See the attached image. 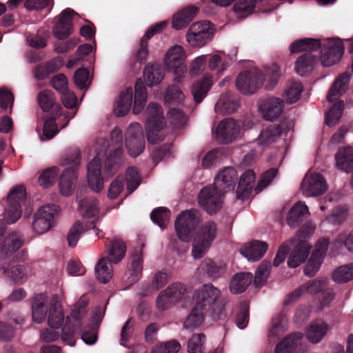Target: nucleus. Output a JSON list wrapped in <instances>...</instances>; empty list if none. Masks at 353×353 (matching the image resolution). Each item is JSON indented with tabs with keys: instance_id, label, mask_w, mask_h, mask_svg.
<instances>
[{
	"instance_id": "obj_1",
	"label": "nucleus",
	"mask_w": 353,
	"mask_h": 353,
	"mask_svg": "<svg viewBox=\"0 0 353 353\" xmlns=\"http://www.w3.org/2000/svg\"><path fill=\"white\" fill-rule=\"evenodd\" d=\"M220 293L212 284H204L194 292V305L208 312L214 321L223 319L226 317V300L219 298Z\"/></svg>"
},
{
	"instance_id": "obj_2",
	"label": "nucleus",
	"mask_w": 353,
	"mask_h": 353,
	"mask_svg": "<svg viewBox=\"0 0 353 353\" xmlns=\"http://www.w3.org/2000/svg\"><path fill=\"white\" fill-rule=\"evenodd\" d=\"M108 241L109 243L106 247L108 250V256L101 259L95 266L96 276L99 281L103 283H108L112 278L111 263H119L126 252V245L121 239L115 237L112 240L108 239Z\"/></svg>"
},
{
	"instance_id": "obj_3",
	"label": "nucleus",
	"mask_w": 353,
	"mask_h": 353,
	"mask_svg": "<svg viewBox=\"0 0 353 353\" xmlns=\"http://www.w3.org/2000/svg\"><path fill=\"white\" fill-rule=\"evenodd\" d=\"M81 163V152L75 150L64 159V163L70 166L64 170L59 180V189L64 196H70L74 192L77 180L78 167Z\"/></svg>"
},
{
	"instance_id": "obj_4",
	"label": "nucleus",
	"mask_w": 353,
	"mask_h": 353,
	"mask_svg": "<svg viewBox=\"0 0 353 353\" xmlns=\"http://www.w3.org/2000/svg\"><path fill=\"white\" fill-rule=\"evenodd\" d=\"M148 119L145 124L147 139L149 143L157 144L163 139L161 130L164 126V117L161 106L157 103H150L146 108Z\"/></svg>"
},
{
	"instance_id": "obj_5",
	"label": "nucleus",
	"mask_w": 353,
	"mask_h": 353,
	"mask_svg": "<svg viewBox=\"0 0 353 353\" xmlns=\"http://www.w3.org/2000/svg\"><path fill=\"white\" fill-rule=\"evenodd\" d=\"M201 221L199 211L192 209L181 212L175 221V230L179 239L184 242L191 240Z\"/></svg>"
},
{
	"instance_id": "obj_6",
	"label": "nucleus",
	"mask_w": 353,
	"mask_h": 353,
	"mask_svg": "<svg viewBox=\"0 0 353 353\" xmlns=\"http://www.w3.org/2000/svg\"><path fill=\"white\" fill-rule=\"evenodd\" d=\"M111 142L116 148L110 152L104 162L103 174L107 176L114 175L119 170L123 161V149L122 146L123 136L121 130L115 128L110 134Z\"/></svg>"
},
{
	"instance_id": "obj_7",
	"label": "nucleus",
	"mask_w": 353,
	"mask_h": 353,
	"mask_svg": "<svg viewBox=\"0 0 353 353\" xmlns=\"http://www.w3.org/2000/svg\"><path fill=\"white\" fill-rule=\"evenodd\" d=\"M26 199V192L23 185H17L10 190L8 195V205L5 211V218L8 223H14L20 219Z\"/></svg>"
},
{
	"instance_id": "obj_8",
	"label": "nucleus",
	"mask_w": 353,
	"mask_h": 353,
	"mask_svg": "<svg viewBox=\"0 0 353 353\" xmlns=\"http://www.w3.org/2000/svg\"><path fill=\"white\" fill-rule=\"evenodd\" d=\"M264 74L256 68L241 72L236 79L237 89L244 94H252L262 86Z\"/></svg>"
},
{
	"instance_id": "obj_9",
	"label": "nucleus",
	"mask_w": 353,
	"mask_h": 353,
	"mask_svg": "<svg viewBox=\"0 0 353 353\" xmlns=\"http://www.w3.org/2000/svg\"><path fill=\"white\" fill-rule=\"evenodd\" d=\"M214 34L209 21H197L191 25L186 34L187 41L194 47H202L212 40Z\"/></svg>"
},
{
	"instance_id": "obj_10",
	"label": "nucleus",
	"mask_w": 353,
	"mask_h": 353,
	"mask_svg": "<svg viewBox=\"0 0 353 353\" xmlns=\"http://www.w3.org/2000/svg\"><path fill=\"white\" fill-rule=\"evenodd\" d=\"M59 207L55 204L43 205L34 214L32 223L33 229L36 232L43 234L54 225V220L58 216Z\"/></svg>"
},
{
	"instance_id": "obj_11",
	"label": "nucleus",
	"mask_w": 353,
	"mask_h": 353,
	"mask_svg": "<svg viewBox=\"0 0 353 353\" xmlns=\"http://www.w3.org/2000/svg\"><path fill=\"white\" fill-rule=\"evenodd\" d=\"M185 52L180 46H174L169 49L165 56V63L170 71L175 74L174 81H181V78L187 72V66L184 63Z\"/></svg>"
},
{
	"instance_id": "obj_12",
	"label": "nucleus",
	"mask_w": 353,
	"mask_h": 353,
	"mask_svg": "<svg viewBox=\"0 0 353 353\" xmlns=\"http://www.w3.org/2000/svg\"><path fill=\"white\" fill-rule=\"evenodd\" d=\"M125 147L131 157L139 156L145 148L143 128L139 123H131L125 131Z\"/></svg>"
},
{
	"instance_id": "obj_13",
	"label": "nucleus",
	"mask_w": 353,
	"mask_h": 353,
	"mask_svg": "<svg viewBox=\"0 0 353 353\" xmlns=\"http://www.w3.org/2000/svg\"><path fill=\"white\" fill-rule=\"evenodd\" d=\"M320 59L323 66L328 67L338 63L344 53V46L339 39H329L321 46Z\"/></svg>"
},
{
	"instance_id": "obj_14",
	"label": "nucleus",
	"mask_w": 353,
	"mask_h": 353,
	"mask_svg": "<svg viewBox=\"0 0 353 353\" xmlns=\"http://www.w3.org/2000/svg\"><path fill=\"white\" fill-rule=\"evenodd\" d=\"M223 196L213 186H206L199 192V203L207 213L212 215L221 208Z\"/></svg>"
},
{
	"instance_id": "obj_15",
	"label": "nucleus",
	"mask_w": 353,
	"mask_h": 353,
	"mask_svg": "<svg viewBox=\"0 0 353 353\" xmlns=\"http://www.w3.org/2000/svg\"><path fill=\"white\" fill-rule=\"evenodd\" d=\"M328 245L329 240L327 239H321L317 241L316 248L304 268L303 271L305 275L309 276L315 275L323 263Z\"/></svg>"
},
{
	"instance_id": "obj_16",
	"label": "nucleus",
	"mask_w": 353,
	"mask_h": 353,
	"mask_svg": "<svg viewBox=\"0 0 353 353\" xmlns=\"http://www.w3.org/2000/svg\"><path fill=\"white\" fill-rule=\"evenodd\" d=\"M76 12L71 8H68L63 10L57 16L53 28V34L55 37L60 40L68 38L72 33L73 15Z\"/></svg>"
},
{
	"instance_id": "obj_17",
	"label": "nucleus",
	"mask_w": 353,
	"mask_h": 353,
	"mask_svg": "<svg viewBox=\"0 0 353 353\" xmlns=\"http://www.w3.org/2000/svg\"><path fill=\"white\" fill-rule=\"evenodd\" d=\"M238 179L236 170L232 167L225 168L215 177L213 187L223 195L234 190Z\"/></svg>"
},
{
	"instance_id": "obj_18",
	"label": "nucleus",
	"mask_w": 353,
	"mask_h": 353,
	"mask_svg": "<svg viewBox=\"0 0 353 353\" xmlns=\"http://www.w3.org/2000/svg\"><path fill=\"white\" fill-rule=\"evenodd\" d=\"M239 125L232 118L222 120L216 128V139L221 143H229L233 141L239 133Z\"/></svg>"
},
{
	"instance_id": "obj_19",
	"label": "nucleus",
	"mask_w": 353,
	"mask_h": 353,
	"mask_svg": "<svg viewBox=\"0 0 353 353\" xmlns=\"http://www.w3.org/2000/svg\"><path fill=\"white\" fill-rule=\"evenodd\" d=\"M85 187L78 188L77 190V201L79 208L87 217H94L99 213V201L92 196L86 195Z\"/></svg>"
},
{
	"instance_id": "obj_20",
	"label": "nucleus",
	"mask_w": 353,
	"mask_h": 353,
	"mask_svg": "<svg viewBox=\"0 0 353 353\" xmlns=\"http://www.w3.org/2000/svg\"><path fill=\"white\" fill-rule=\"evenodd\" d=\"M88 183L91 190L97 192L103 188V178L101 176V163L99 157H95L87 167Z\"/></svg>"
},
{
	"instance_id": "obj_21",
	"label": "nucleus",
	"mask_w": 353,
	"mask_h": 353,
	"mask_svg": "<svg viewBox=\"0 0 353 353\" xmlns=\"http://www.w3.org/2000/svg\"><path fill=\"white\" fill-rule=\"evenodd\" d=\"M145 245L134 248L130 256V265L129 267L130 276L128 278L129 285H133L137 283L142 276L143 270V253L142 250Z\"/></svg>"
},
{
	"instance_id": "obj_22",
	"label": "nucleus",
	"mask_w": 353,
	"mask_h": 353,
	"mask_svg": "<svg viewBox=\"0 0 353 353\" xmlns=\"http://www.w3.org/2000/svg\"><path fill=\"white\" fill-rule=\"evenodd\" d=\"M283 108V100L274 97L263 99L259 106L264 119L270 121L277 119L282 113Z\"/></svg>"
},
{
	"instance_id": "obj_23",
	"label": "nucleus",
	"mask_w": 353,
	"mask_h": 353,
	"mask_svg": "<svg viewBox=\"0 0 353 353\" xmlns=\"http://www.w3.org/2000/svg\"><path fill=\"white\" fill-rule=\"evenodd\" d=\"M303 191L309 196H319L327 190V184L320 174H313L304 179L301 183Z\"/></svg>"
},
{
	"instance_id": "obj_24",
	"label": "nucleus",
	"mask_w": 353,
	"mask_h": 353,
	"mask_svg": "<svg viewBox=\"0 0 353 353\" xmlns=\"http://www.w3.org/2000/svg\"><path fill=\"white\" fill-rule=\"evenodd\" d=\"M37 101L43 112L53 115L61 114V106L57 103L54 94L52 90L48 89L41 90L38 94Z\"/></svg>"
},
{
	"instance_id": "obj_25",
	"label": "nucleus",
	"mask_w": 353,
	"mask_h": 353,
	"mask_svg": "<svg viewBox=\"0 0 353 353\" xmlns=\"http://www.w3.org/2000/svg\"><path fill=\"white\" fill-rule=\"evenodd\" d=\"M256 179V175L253 170L245 171L240 177L236 188V197L242 201L249 199L253 184Z\"/></svg>"
},
{
	"instance_id": "obj_26",
	"label": "nucleus",
	"mask_w": 353,
	"mask_h": 353,
	"mask_svg": "<svg viewBox=\"0 0 353 353\" xmlns=\"http://www.w3.org/2000/svg\"><path fill=\"white\" fill-rule=\"evenodd\" d=\"M326 280H312L294 290L285 300V305L290 304L296 299L300 297L303 293L316 294L323 291L326 287Z\"/></svg>"
},
{
	"instance_id": "obj_27",
	"label": "nucleus",
	"mask_w": 353,
	"mask_h": 353,
	"mask_svg": "<svg viewBox=\"0 0 353 353\" xmlns=\"http://www.w3.org/2000/svg\"><path fill=\"white\" fill-rule=\"evenodd\" d=\"M268 248V244L266 242L253 240L244 245L241 253L249 261H258L266 252Z\"/></svg>"
},
{
	"instance_id": "obj_28",
	"label": "nucleus",
	"mask_w": 353,
	"mask_h": 353,
	"mask_svg": "<svg viewBox=\"0 0 353 353\" xmlns=\"http://www.w3.org/2000/svg\"><path fill=\"white\" fill-rule=\"evenodd\" d=\"M336 166L339 170L350 173L353 171V147L339 148L336 155Z\"/></svg>"
},
{
	"instance_id": "obj_29",
	"label": "nucleus",
	"mask_w": 353,
	"mask_h": 353,
	"mask_svg": "<svg viewBox=\"0 0 353 353\" xmlns=\"http://www.w3.org/2000/svg\"><path fill=\"white\" fill-rule=\"evenodd\" d=\"M309 214L308 208L303 201L296 203L289 211L286 222L291 228L298 227Z\"/></svg>"
},
{
	"instance_id": "obj_30",
	"label": "nucleus",
	"mask_w": 353,
	"mask_h": 353,
	"mask_svg": "<svg viewBox=\"0 0 353 353\" xmlns=\"http://www.w3.org/2000/svg\"><path fill=\"white\" fill-rule=\"evenodd\" d=\"M311 247L305 241H300L292 250L288 261L290 268H296L307 258Z\"/></svg>"
},
{
	"instance_id": "obj_31",
	"label": "nucleus",
	"mask_w": 353,
	"mask_h": 353,
	"mask_svg": "<svg viewBox=\"0 0 353 353\" xmlns=\"http://www.w3.org/2000/svg\"><path fill=\"white\" fill-rule=\"evenodd\" d=\"M199 12L196 6H189L174 15L172 26L176 30L186 27Z\"/></svg>"
},
{
	"instance_id": "obj_32",
	"label": "nucleus",
	"mask_w": 353,
	"mask_h": 353,
	"mask_svg": "<svg viewBox=\"0 0 353 353\" xmlns=\"http://www.w3.org/2000/svg\"><path fill=\"white\" fill-rule=\"evenodd\" d=\"M197 270L200 274L215 279L224 274L225 266L217 263L210 259H205L197 268Z\"/></svg>"
},
{
	"instance_id": "obj_33",
	"label": "nucleus",
	"mask_w": 353,
	"mask_h": 353,
	"mask_svg": "<svg viewBox=\"0 0 353 353\" xmlns=\"http://www.w3.org/2000/svg\"><path fill=\"white\" fill-rule=\"evenodd\" d=\"M350 80V75L348 73L344 72L340 74L329 90L327 95V101L332 103L335 101L339 96L345 93Z\"/></svg>"
},
{
	"instance_id": "obj_34",
	"label": "nucleus",
	"mask_w": 353,
	"mask_h": 353,
	"mask_svg": "<svg viewBox=\"0 0 353 353\" xmlns=\"http://www.w3.org/2000/svg\"><path fill=\"white\" fill-rule=\"evenodd\" d=\"M282 127L279 124H271L261 131L257 139L258 144L267 146L274 143L281 135Z\"/></svg>"
},
{
	"instance_id": "obj_35",
	"label": "nucleus",
	"mask_w": 353,
	"mask_h": 353,
	"mask_svg": "<svg viewBox=\"0 0 353 353\" xmlns=\"http://www.w3.org/2000/svg\"><path fill=\"white\" fill-rule=\"evenodd\" d=\"M212 85V77L208 74H205L200 80L193 83L192 94L196 103H200L203 100L211 88Z\"/></svg>"
},
{
	"instance_id": "obj_36",
	"label": "nucleus",
	"mask_w": 353,
	"mask_h": 353,
	"mask_svg": "<svg viewBox=\"0 0 353 353\" xmlns=\"http://www.w3.org/2000/svg\"><path fill=\"white\" fill-rule=\"evenodd\" d=\"M23 234L19 232H12L5 239L2 245V252L6 256H11L23 244Z\"/></svg>"
},
{
	"instance_id": "obj_37",
	"label": "nucleus",
	"mask_w": 353,
	"mask_h": 353,
	"mask_svg": "<svg viewBox=\"0 0 353 353\" xmlns=\"http://www.w3.org/2000/svg\"><path fill=\"white\" fill-rule=\"evenodd\" d=\"M252 279V274L250 272H239L235 274L230 283V292L234 294L243 292L250 285Z\"/></svg>"
},
{
	"instance_id": "obj_38",
	"label": "nucleus",
	"mask_w": 353,
	"mask_h": 353,
	"mask_svg": "<svg viewBox=\"0 0 353 353\" xmlns=\"http://www.w3.org/2000/svg\"><path fill=\"white\" fill-rule=\"evenodd\" d=\"M48 308L44 296L37 294L32 299V314L34 322L41 323L46 318Z\"/></svg>"
},
{
	"instance_id": "obj_39",
	"label": "nucleus",
	"mask_w": 353,
	"mask_h": 353,
	"mask_svg": "<svg viewBox=\"0 0 353 353\" xmlns=\"http://www.w3.org/2000/svg\"><path fill=\"white\" fill-rule=\"evenodd\" d=\"M328 325L323 321L316 319L311 323L306 332V337L312 343H319L325 335Z\"/></svg>"
},
{
	"instance_id": "obj_40",
	"label": "nucleus",
	"mask_w": 353,
	"mask_h": 353,
	"mask_svg": "<svg viewBox=\"0 0 353 353\" xmlns=\"http://www.w3.org/2000/svg\"><path fill=\"white\" fill-rule=\"evenodd\" d=\"M145 81L149 87L158 85L163 79V68L159 64L148 63L143 70Z\"/></svg>"
},
{
	"instance_id": "obj_41",
	"label": "nucleus",
	"mask_w": 353,
	"mask_h": 353,
	"mask_svg": "<svg viewBox=\"0 0 353 353\" xmlns=\"http://www.w3.org/2000/svg\"><path fill=\"white\" fill-rule=\"evenodd\" d=\"M303 336V334L301 332L288 335L276 345L275 353H292Z\"/></svg>"
},
{
	"instance_id": "obj_42",
	"label": "nucleus",
	"mask_w": 353,
	"mask_h": 353,
	"mask_svg": "<svg viewBox=\"0 0 353 353\" xmlns=\"http://www.w3.org/2000/svg\"><path fill=\"white\" fill-rule=\"evenodd\" d=\"M147 100V90L144 82L137 79L134 86V102L132 112L135 114H139L145 105Z\"/></svg>"
},
{
	"instance_id": "obj_43",
	"label": "nucleus",
	"mask_w": 353,
	"mask_h": 353,
	"mask_svg": "<svg viewBox=\"0 0 353 353\" xmlns=\"http://www.w3.org/2000/svg\"><path fill=\"white\" fill-rule=\"evenodd\" d=\"M321 43L320 40L312 38H304L296 40L290 45V51L292 53L300 52L302 51H316L321 48Z\"/></svg>"
},
{
	"instance_id": "obj_44",
	"label": "nucleus",
	"mask_w": 353,
	"mask_h": 353,
	"mask_svg": "<svg viewBox=\"0 0 353 353\" xmlns=\"http://www.w3.org/2000/svg\"><path fill=\"white\" fill-rule=\"evenodd\" d=\"M132 90L131 88L123 91L117 101L114 112L117 117L125 116L130 110L132 103Z\"/></svg>"
},
{
	"instance_id": "obj_45",
	"label": "nucleus",
	"mask_w": 353,
	"mask_h": 353,
	"mask_svg": "<svg viewBox=\"0 0 353 353\" xmlns=\"http://www.w3.org/2000/svg\"><path fill=\"white\" fill-rule=\"evenodd\" d=\"M217 225L212 221L205 222L199 229L196 240L211 245L216 236Z\"/></svg>"
},
{
	"instance_id": "obj_46",
	"label": "nucleus",
	"mask_w": 353,
	"mask_h": 353,
	"mask_svg": "<svg viewBox=\"0 0 353 353\" xmlns=\"http://www.w3.org/2000/svg\"><path fill=\"white\" fill-rule=\"evenodd\" d=\"M315 57L311 52H305L301 55L295 63L296 72L304 76L313 70Z\"/></svg>"
},
{
	"instance_id": "obj_47",
	"label": "nucleus",
	"mask_w": 353,
	"mask_h": 353,
	"mask_svg": "<svg viewBox=\"0 0 353 353\" xmlns=\"http://www.w3.org/2000/svg\"><path fill=\"white\" fill-rule=\"evenodd\" d=\"M205 315H209V312L194 305L184 322V327L187 329L199 327L203 323Z\"/></svg>"
},
{
	"instance_id": "obj_48",
	"label": "nucleus",
	"mask_w": 353,
	"mask_h": 353,
	"mask_svg": "<svg viewBox=\"0 0 353 353\" xmlns=\"http://www.w3.org/2000/svg\"><path fill=\"white\" fill-rule=\"evenodd\" d=\"M64 322V314L60 307L55 303H51L49 307L48 323L53 329L62 327Z\"/></svg>"
},
{
	"instance_id": "obj_49",
	"label": "nucleus",
	"mask_w": 353,
	"mask_h": 353,
	"mask_svg": "<svg viewBox=\"0 0 353 353\" xmlns=\"http://www.w3.org/2000/svg\"><path fill=\"white\" fill-rule=\"evenodd\" d=\"M170 215V210L168 208L158 207L152 211L150 218L154 223L164 229L167 226Z\"/></svg>"
},
{
	"instance_id": "obj_50",
	"label": "nucleus",
	"mask_w": 353,
	"mask_h": 353,
	"mask_svg": "<svg viewBox=\"0 0 353 353\" xmlns=\"http://www.w3.org/2000/svg\"><path fill=\"white\" fill-rule=\"evenodd\" d=\"M353 279V263L342 265L336 269L332 274V279L336 283H343Z\"/></svg>"
},
{
	"instance_id": "obj_51",
	"label": "nucleus",
	"mask_w": 353,
	"mask_h": 353,
	"mask_svg": "<svg viewBox=\"0 0 353 353\" xmlns=\"http://www.w3.org/2000/svg\"><path fill=\"white\" fill-rule=\"evenodd\" d=\"M344 108V103L343 101H339L334 104L330 110L325 114V123L329 126L336 125L341 119Z\"/></svg>"
},
{
	"instance_id": "obj_52",
	"label": "nucleus",
	"mask_w": 353,
	"mask_h": 353,
	"mask_svg": "<svg viewBox=\"0 0 353 353\" xmlns=\"http://www.w3.org/2000/svg\"><path fill=\"white\" fill-rule=\"evenodd\" d=\"M271 263L266 260L263 261L256 270L254 279V285L259 288L265 285L267 282L268 276L270 272Z\"/></svg>"
},
{
	"instance_id": "obj_53",
	"label": "nucleus",
	"mask_w": 353,
	"mask_h": 353,
	"mask_svg": "<svg viewBox=\"0 0 353 353\" xmlns=\"http://www.w3.org/2000/svg\"><path fill=\"white\" fill-rule=\"evenodd\" d=\"M206 336L203 333L194 334L188 341V353H203Z\"/></svg>"
},
{
	"instance_id": "obj_54",
	"label": "nucleus",
	"mask_w": 353,
	"mask_h": 353,
	"mask_svg": "<svg viewBox=\"0 0 353 353\" xmlns=\"http://www.w3.org/2000/svg\"><path fill=\"white\" fill-rule=\"evenodd\" d=\"M59 170L57 167H51L45 170L39 177V183L44 188H48L55 183Z\"/></svg>"
},
{
	"instance_id": "obj_55",
	"label": "nucleus",
	"mask_w": 353,
	"mask_h": 353,
	"mask_svg": "<svg viewBox=\"0 0 353 353\" xmlns=\"http://www.w3.org/2000/svg\"><path fill=\"white\" fill-rule=\"evenodd\" d=\"M127 184L128 194L132 193L140 185L141 180L137 169L129 167L125 172V183Z\"/></svg>"
},
{
	"instance_id": "obj_56",
	"label": "nucleus",
	"mask_w": 353,
	"mask_h": 353,
	"mask_svg": "<svg viewBox=\"0 0 353 353\" xmlns=\"http://www.w3.org/2000/svg\"><path fill=\"white\" fill-rule=\"evenodd\" d=\"M256 3V0H239L234 4L233 10L239 16L244 17L252 12Z\"/></svg>"
},
{
	"instance_id": "obj_57",
	"label": "nucleus",
	"mask_w": 353,
	"mask_h": 353,
	"mask_svg": "<svg viewBox=\"0 0 353 353\" xmlns=\"http://www.w3.org/2000/svg\"><path fill=\"white\" fill-rule=\"evenodd\" d=\"M239 108V103L236 101L232 100L228 96H222L215 105V110L220 108L225 114H232Z\"/></svg>"
},
{
	"instance_id": "obj_58",
	"label": "nucleus",
	"mask_w": 353,
	"mask_h": 353,
	"mask_svg": "<svg viewBox=\"0 0 353 353\" xmlns=\"http://www.w3.org/2000/svg\"><path fill=\"white\" fill-rule=\"evenodd\" d=\"M84 232V226L82 222L80 221H76L72 227L70 229L67 240L68 245L70 248L76 246L77 242L79 240L81 234Z\"/></svg>"
},
{
	"instance_id": "obj_59",
	"label": "nucleus",
	"mask_w": 353,
	"mask_h": 353,
	"mask_svg": "<svg viewBox=\"0 0 353 353\" xmlns=\"http://www.w3.org/2000/svg\"><path fill=\"white\" fill-rule=\"evenodd\" d=\"M286 316L283 313H279L272 319V326L270 330V336L277 338L284 332L286 323Z\"/></svg>"
},
{
	"instance_id": "obj_60",
	"label": "nucleus",
	"mask_w": 353,
	"mask_h": 353,
	"mask_svg": "<svg viewBox=\"0 0 353 353\" xmlns=\"http://www.w3.org/2000/svg\"><path fill=\"white\" fill-rule=\"evenodd\" d=\"M303 90V87L301 83L296 81L291 83L285 91L287 103L296 102L300 99Z\"/></svg>"
},
{
	"instance_id": "obj_61",
	"label": "nucleus",
	"mask_w": 353,
	"mask_h": 353,
	"mask_svg": "<svg viewBox=\"0 0 353 353\" xmlns=\"http://www.w3.org/2000/svg\"><path fill=\"white\" fill-rule=\"evenodd\" d=\"M125 178L118 175L110 183L108 190V196L110 199H115L123 192L125 186Z\"/></svg>"
},
{
	"instance_id": "obj_62",
	"label": "nucleus",
	"mask_w": 353,
	"mask_h": 353,
	"mask_svg": "<svg viewBox=\"0 0 353 353\" xmlns=\"http://www.w3.org/2000/svg\"><path fill=\"white\" fill-rule=\"evenodd\" d=\"M181 349V344L176 340H171L157 345L152 353H177Z\"/></svg>"
},
{
	"instance_id": "obj_63",
	"label": "nucleus",
	"mask_w": 353,
	"mask_h": 353,
	"mask_svg": "<svg viewBox=\"0 0 353 353\" xmlns=\"http://www.w3.org/2000/svg\"><path fill=\"white\" fill-rule=\"evenodd\" d=\"M58 115L49 114L43 123V134L47 139H52L57 133L58 129L56 123V118Z\"/></svg>"
},
{
	"instance_id": "obj_64",
	"label": "nucleus",
	"mask_w": 353,
	"mask_h": 353,
	"mask_svg": "<svg viewBox=\"0 0 353 353\" xmlns=\"http://www.w3.org/2000/svg\"><path fill=\"white\" fill-rule=\"evenodd\" d=\"M166 290L175 303L185 297L188 293L186 286L180 282L171 284Z\"/></svg>"
}]
</instances>
